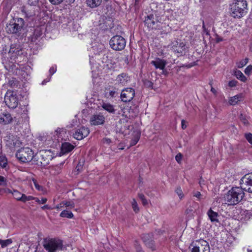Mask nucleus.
<instances>
[{
  "mask_svg": "<svg viewBox=\"0 0 252 252\" xmlns=\"http://www.w3.org/2000/svg\"><path fill=\"white\" fill-rule=\"evenodd\" d=\"M247 2L246 0H234L230 5V13L234 18L240 19L247 12Z\"/></svg>",
  "mask_w": 252,
  "mask_h": 252,
  "instance_id": "obj_2",
  "label": "nucleus"
},
{
  "mask_svg": "<svg viewBox=\"0 0 252 252\" xmlns=\"http://www.w3.org/2000/svg\"><path fill=\"white\" fill-rule=\"evenodd\" d=\"M241 186L240 187H233L224 196V200L228 205H235L238 204L243 198L245 193Z\"/></svg>",
  "mask_w": 252,
  "mask_h": 252,
  "instance_id": "obj_1",
  "label": "nucleus"
},
{
  "mask_svg": "<svg viewBox=\"0 0 252 252\" xmlns=\"http://www.w3.org/2000/svg\"><path fill=\"white\" fill-rule=\"evenodd\" d=\"M64 205H63L62 204V202H61L59 204L57 205L55 207L53 208V209H60L63 207Z\"/></svg>",
  "mask_w": 252,
  "mask_h": 252,
  "instance_id": "obj_55",
  "label": "nucleus"
},
{
  "mask_svg": "<svg viewBox=\"0 0 252 252\" xmlns=\"http://www.w3.org/2000/svg\"><path fill=\"white\" fill-rule=\"evenodd\" d=\"M74 148V146L68 142H64L62 144L61 152L65 154L71 152Z\"/></svg>",
  "mask_w": 252,
  "mask_h": 252,
  "instance_id": "obj_19",
  "label": "nucleus"
},
{
  "mask_svg": "<svg viewBox=\"0 0 252 252\" xmlns=\"http://www.w3.org/2000/svg\"><path fill=\"white\" fill-rule=\"evenodd\" d=\"M151 63L155 66L156 69L163 70L167 64V62L164 60L157 58L155 60L151 61Z\"/></svg>",
  "mask_w": 252,
  "mask_h": 252,
  "instance_id": "obj_16",
  "label": "nucleus"
},
{
  "mask_svg": "<svg viewBox=\"0 0 252 252\" xmlns=\"http://www.w3.org/2000/svg\"><path fill=\"white\" fill-rule=\"evenodd\" d=\"M12 243V240L11 239H8L6 240H2L1 241V247L2 248H5L8 246L9 245L11 244Z\"/></svg>",
  "mask_w": 252,
  "mask_h": 252,
  "instance_id": "obj_32",
  "label": "nucleus"
},
{
  "mask_svg": "<svg viewBox=\"0 0 252 252\" xmlns=\"http://www.w3.org/2000/svg\"><path fill=\"white\" fill-rule=\"evenodd\" d=\"M144 22L145 25L150 30H160L162 28V18L156 13L146 16Z\"/></svg>",
  "mask_w": 252,
  "mask_h": 252,
  "instance_id": "obj_3",
  "label": "nucleus"
},
{
  "mask_svg": "<svg viewBox=\"0 0 252 252\" xmlns=\"http://www.w3.org/2000/svg\"><path fill=\"white\" fill-rule=\"evenodd\" d=\"M14 198L18 201H20L21 199L22 193L17 190H14L12 192Z\"/></svg>",
  "mask_w": 252,
  "mask_h": 252,
  "instance_id": "obj_31",
  "label": "nucleus"
},
{
  "mask_svg": "<svg viewBox=\"0 0 252 252\" xmlns=\"http://www.w3.org/2000/svg\"><path fill=\"white\" fill-rule=\"evenodd\" d=\"M16 158L22 162L31 161L33 158V152L32 150L26 147L19 149L16 154Z\"/></svg>",
  "mask_w": 252,
  "mask_h": 252,
  "instance_id": "obj_6",
  "label": "nucleus"
},
{
  "mask_svg": "<svg viewBox=\"0 0 252 252\" xmlns=\"http://www.w3.org/2000/svg\"><path fill=\"white\" fill-rule=\"evenodd\" d=\"M49 80H50V79H48V80H47V79H45L44 80H43V81H42V85H44V84H45L47 82H49Z\"/></svg>",
  "mask_w": 252,
  "mask_h": 252,
  "instance_id": "obj_60",
  "label": "nucleus"
},
{
  "mask_svg": "<svg viewBox=\"0 0 252 252\" xmlns=\"http://www.w3.org/2000/svg\"><path fill=\"white\" fill-rule=\"evenodd\" d=\"M240 184L245 191L252 193V173L244 176L240 181Z\"/></svg>",
  "mask_w": 252,
  "mask_h": 252,
  "instance_id": "obj_10",
  "label": "nucleus"
},
{
  "mask_svg": "<svg viewBox=\"0 0 252 252\" xmlns=\"http://www.w3.org/2000/svg\"><path fill=\"white\" fill-rule=\"evenodd\" d=\"M62 204L66 207L73 208L74 207V203L72 201H63Z\"/></svg>",
  "mask_w": 252,
  "mask_h": 252,
  "instance_id": "obj_37",
  "label": "nucleus"
},
{
  "mask_svg": "<svg viewBox=\"0 0 252 252\" xmlns=\"http://www.w3.org/2000/svg\"><path fill=\"white\" fill-rule=\"evenodd\" d=\"M192 195L193 197L197 198V200L200 201L202 198V194L199 191H193L192 192Z\"/></svg>",
  "mask_w": 252,
  "mask_h": 252,
  "instance_id": "obj_35",
  "label": "nucleus"
},
{
  "mask_svg": "<svg viewBox=\"0 0 252 252\" xmlns=\"http://www.w3.org/2000/svg\"><path fill=\"white\" fill-rule=\"evenodd\" d=\"M211 91L214 94H217V91L213 87H211Z\"/></svg>",
  "mask_w": 252,
  "mask_h": 252,
  "instance_id": "obj_59",
  "label": "nucleus"
},
{
  "mask_svg": "<svg viewBox=\"0 0 252 252\" xmlns=\"http://www.w3.org/2000/svg\"><path fill=\"white\" fill-rule=\"evenodd\" d=\"M250 50L252 52V43H251V46H250Z\"/></svg>",
  "mask_w": 252,
  "mask_h": 252,
  "instance_id": "obj_64",
  "label": "nucleus"
},
{
  "mask_svg": "<svg viewBox=\"0 0 252 252\" xmlns=\"http://www.w3.org/2000/svg\"><path fill=\"white\" fill-rule=\"evenodd\" d=\"M135 94V90L133 88H125L121 92V99L124 102H129L133 99Z\"/></svg>",
  "mask_w": 252,
  "mask_h": 252,
  "instance_id": "obj_11",
  "label": "nucleus"
},
{
  "mask_svg": "<svg viewBox=\"0 0 252 252\" xmlns=\"http://www.w3.org/2000/svg\"><path fill=\"white\" fill-rule=\"evenodd\" d=\"M186 121L184 120H182V127L183 129H185L187 127V126L185 125Z\"/></svg>",
  "mask_w": 252,
  "mask_h": 252,
  "instance_id": "obj_58",
  "label": "nucleus"
},
{
  "mask_svg": "<svg viewBox=\"0 0 252 252\" xmlns=\"http://www.w3.org/2000/svg\"><path fill=\"white\" fill-rule=\"evenodd\" d=\"M102 142L104 144H109L111 143V140L109 138H104L102 139Z\"/></svg>",
  "mask_w": 252,
  "mask_h": 252,
  "instance_id": "obj_50",
  "label": "nucleus"
},
{
  "mask_svg": "<svg viewBox=\"0 0 252 252\" xmlns=\"http://www.w3.org/2000/svg\"><path fill=\"white\" fill-rule=\"evenodd\" d=\"M192 210H190V209H188L186 210V212H187V213H189V212H192Z\"/></svg>",
  "mask_w": 252,
  "mask_h": 252,
  "instance_id": "obj_63",
  "label": "nucleus"
},
{
  "mask_svg": "<svg viewBox=\"0 0 252 252\" xmlns=\"http://www.w3.org/2000/svg\"><path fill=\"white\" fill-rule=\"evenodd\" d=\"M106 95L107 97L113 98L115 97L116 96L118 95V93L117 92L116 89H113L112 90H108L106 92Z\"/></svg>",
  "mask_w": 252,
  "mask_h": 252,
  "instance_id": "obj_28",
  "label": "nucleus"
},
{
  "mask_svg": "<svg viewBox=\"0 0 252 252\" xmlns=\"http://www.w3.org/2000/svg\"><path fill=\"white\" fill-rule=\"evenodd\" d=\"M35 198L36 197H33L32 196H31V195L27 196V201H31V200H35Z\"/></svg>",
  "mask_w": 252,
  "mask_h": 252,
  "instance_id": "obj_57",
  "label": "nucleus"
},
{
  "mask_svg": "<svg viewBox=\"0 0 252 252\" xmlns=\"http://www.w3.org/2000/svg\"><path fill=\"white\" fill-rule=\"evenodd\" d=\"M207 215L211 222H219L218 213L213 211L211 208L208 211Z\"/></svg>",
  "mask_w": 252,
  "mask_h": 252,
  "instance_id": "obj_20",
  "label": "nucleus"
},
{
  "mask_svg": "<svg viewBox=\"0 0 252 252\" xmlns=\"http://www.w3.org/2000/svg\"><path fill=\"white\" fill-rule=\"evenodd\" d=\"M4 101L6 105L10 108L17 107L19 104V100L15 93L8 91L4 96Z\"/></svg>",
  "mask_w": 252,
  "mask_h": 252,
  "instance_id": "obj_8",
  "label": "nucleus"
},
{
  "mask_svg": "<svg viewBox=\"0 0 252 252\" xmlns=\"http://www.w3.org/2000/svg\"><path fill=\"white\" fill-rule=\"evenodd\" d=\"M32 182L33 183V184L34 185V187L35 188V189L39 190V191H43V187L41 186H40L37 181L34 179H32Z\"/></svg>",
  "mask_w": 252,
  "mask_h": 252,
  "instance_id": "obj_38",
  "label": "nucleus"
},
{
  "mask_svg": "<svg viewBox=\"0 0 252 252\" xmlns=\"http://www.w3.org/2000/svg\"><path fill=\"white\" fill-rule=\"evenodd\" d=\"M64 0H49V1L53 5H59L62 3Z\"/></svg>",
  "mask_w": 252,
  "mask_h": 252,
  "instance_id": "obj_42",
  "label": "nucleus"
},
{
  "mask_svg": "<svg viewBox=\"0 0 252 252\" xmlns=\"http://www.w3.org/2000/svg\"><path fill=\"white\" fill-rule=\"evenodd\" d=\"M13 120L11 115L7 111H4L0 114V124L2 125L9 124Z\"/></svg>",
  "mask_w": 252,
  "mask_h": 252,
  "instance_id": "obj_15",
  "label": "nucleus"
},
{
  "mask_svg": "<svg viewBox=\"0 0 252 252\" xmlns=\"http://www.w3.org/2000/svg\"><path fill=\"white\" fill-rule=\"evenodd\" d=\"M7 165V161L6 157L3 155L0 156V165L3 168H5Z\"/></svg>",
  "mask_w": 252,
  "mask_h": 252,
  "instance_id": "obj_30",
  "label": "nucleus"
},
{
  "mask_svg": "<svg viewBox=\"0 0 252 252\" xmlns=\"http://www.w3.org/2000/svg\"><path fill=\"white\" fill-rule=\"evenodd\" d=\"M145 85L148 88H152L153 83L150 81H146L144 83Z\"/></svg>",
  "mask_w": 252,
  "mask_h": 252,
  "instance_id": "obj_49",
  "label": "nucleus"
},
{
  "mask_svg": "<svg viewBox=\"0 0 252 252\" xmlns=\"http://www.w3.org/2000/svg\"><path fill=\"white\" fill-rule=\"evenodd\" d=\"M243 95L242 94H237L230 98L229 100V103L231 105H235L237 104L238 102L241 101Z\"/></svg>",
  "mask_w": 252,
  "mask_h": 252,
  "instance_id": "obj_23",
  "label": "nucleus"
},
{
  "mask_svg": "<svg viewBox=\"0 0 252 252\" xmlns=\"http://www.w3.org/2000/svg\"><path fill=\"white\" fill-rule=\"evenodd\" d=\"M42 31L40 27H37L33 32L32 36L31 37V41L36 42V41L42 35Z\"/></svg>",
  "mask_w": 252,
  "mask_h": 252,
  "instance_id": "obj_21",
  "label": "nucleus"
},
{
  "mask_svg": "<svg viewBox=\"0 0 252 252\" xmlns=\"http://www.w3.org/2000/svg\"><path fill=\"white\" fill-rule=\"evenodd\" d=\"M6 192H7L8 193H12V192H13V191L11 189H6Z\"/></svg>",
  "mask_w": 252,
  "mask_h": 252,
  "instance_id": "obj_62",
  "label": "nucleus"
},
{
  "mask_svg": "<svg viewBox=\"0 0 252 252\" xmlns=\"http://www.w3.org/2000/svg\"><path fill=\"white\" fill-rule=\"evenodd\" d=\"M238 82L235 80H231L228 83V86L230 87H236L237 85Z\"/></svg>",
  "mask_w": 252,
  "mask_h": 252,
  "instance_id": "obj_43",
  "label": "nucleus"
},
{
  "mask_svg": "<svg viewBox=\"0 0 252 252\" xmlns=\"http://www.w3.org/2000/svg\"><path fill=\"white\" fill-rule=\"evenodd\" d=\"M109 44L112 49L115 51H122L126 45V39L120 35L113 36L110 41Z\"/></svg>",
  "mask_w": 252,
  "mask_h": 252,
  "instance_id": "obj_7",
  "label": "nucleus"
},
{
  "mask_svg": "<svg viewBox=\"0 0 252 252\" xmlns=\"http://www.w3.org/2000/svg\"><path fill=\"white\" fill-rule=\"evenodd\" d=\"M138 196L141 199L143 205H146L148 204L147 200L145 198V196L142 193H138Z\"/></svg>",
  "mask_w": 252,
  "mask_h": 252,
  "instance_id": "obj_36",
  "label": "nucleus"
},
{
  "mask_svg": "<svg viewBox=\"0 0 252 252\" xmlns=\"http://www.w3.org/2000/svg\"><path fill=\"white\" fill-rule=\"evenodd\" d=\"M140 137V133L139 132H136L133 136L132 138L131 139L130 146H133L135 145L138 141L139 140Z\"/></svg>",
  "mask_w": 252,
  "mask_h": 252,
  "instance_id": "obj_27",
  "label": "nucleus"
},
{
  "mask_svg": "<svg viewBox=\"0 0 252 252\" xmlns=\"http://www.w3.org/2000/svg\"><path fill=\"white\" fill-rule=\"evenodd\" d=\"M234 75L240 81L245 82L247 80L246 77L243 74V73L239 70H235L234 71Z\"/></svg>",
  "mask_w": 252,
  "mask_h": 252,
  "instance_id": "obj_26",
  "label": "nucleus"
},
{
  "mask_svg": "<svg viewBox=\"0 0 252 252\" xmlns=\"http://www.w3.org/2000/svg\"><path fill=\"white\" fill-rule=\"evenodd\" d=\"M170 46L171 50L174 53L181 54H182L183 52L187 48L185 42L182 41L181 40L173 41Z\"/></svg>",
  "mask_w": 252,
  "mask_h": 252,
  "instance_id": "obj_12",
  "label": "nucleus"
},
{
  "mask_svg": "<svg viewBox=\"0 0 252 252\" xmlns=\"http://www.w3.org/2000/svg\"><path fill=\"white\" fill-rule=\"evenodd\" d=\"M182 157V156L180 153L177 155V156L175 157V158L178 162H179L181 160Z\"/></svg>",
  "mask_w": 252,
  "mask_h": 252,
  "instance_id": "obj_53",
  "label": "nucleus"
},
{
  "mask_svg": "<svg viewBox=\"0 0 252 252\" xmlns=\"http://www.w3.org/2000/svg\"><path fill=\"white\" fill-rule=\"evenodd\" d=\"M249 59L248 58H246L244 60H243L240 61L237 63V66L238 68H242L245 65H246L248 63Z\"/></svg>",
  "mask_w": 252,
  "mask_h": 252,
  "instance_id": "obj_33",
  "label": "nucleus"
},
{
  "mask_svg": "<svg viewBox=\"0 0 252 252\" xmlns=\"http://www.w3.org/2000/svg\"><path fill=\"white\" fill-rule=\"evenodd\" d=\"M102 0H87L86 2L88 6L91 8H95L99 6Z\"/></svg>",
  "mask_w": 252,
  "mask_h": 252,
  "instance_id": "obj_25",
  "label": "nucleus"
},
{
  "mask_svg": "<svg viewBox=\"0 0 252 252\" xmlns=\"http://www.w3.org/2000/svg\"><path fill=\"white\" fill-rule=\"evenodd\" d=\"M41 209L42 210H45V209H49V210H52L53 209V208L51 207L48 205H45L42 207H41Z\"/></svg>",
  "mask_w": 252,
  "mask_h": 252,
  "instance_id": "obj_56",
  "label": "nucleus"
},
{
  "mask_svg": "<svg viewBox=\"0 0 252 252\" xmlns=\"http://www.w3.org/2000/svg\"><path fill=\"white\" fill-rule=\"evenodd\" d=\"M202 28H203V32L205 33L206 35H209L210 34H209V30H208V29H207L206 28L204 22H203Z\"/></svg>",
  "mask_w": 252,
  "mask_h": 252,
  "instance_id": "obj_47",
  "label": "nucleus"
},
{
  "mask_svg": "<svg viewBox=\"0 0 252 252\" xmlns=\"http://www.w3.org/2000/svg\"><path fill=\"white\" fill-rule=\"evenodd\" d=\"M189 252H210V246L208 243L203 239L196 241L194 245H191Z\"/></svg>",
  "mask_w": 252,
  "mask_h": 252,
  "instance_id": "obj_9",
  "label": "nucleus"
},
{
  "mask_svg": "<svg viewBox=\"0 0 252 252\" xmlns=\"http://www.w3.org/2000/svg\"><path fill=\"white\" fill-rule=\"evenodd\" d=\"M60 216L62 218H67L69 219L72 218L73 217V214L72 213L66 210L63 211L61 213Z\"/></svg>",
  "mask_w": 252,
  "mask_h": 252,
  "instance_id": "obj_29",
  "label": "nucleus"
},
{
  "mask_svg": "<svg viewBox=\"0 0 252 252\" xmlns=\"http://www.w3.org/2000/svg\"><path fill=\"white\" fill-rule=\"evenodd\" d=\"M244 137L247 141L251 144L252 145V133L250 132L246 133L244 134Z\"/></svg>",
  "mask_w": 252,
  "mask_h": 252,
  "instance_id": "obj_34",
  "label": "nucleus"
},
{
  "mask_svg": "<svg viewBox=\"0 0 252 252\" xmlns=\"http://www.w3.org/2000/svg\"><path fill=\"white\" fill-rule=\"evenodd\" d=\"M3 140L5 142L6 146L9 148H13L19 144V140L17 137L11 133L7 132L3 137Z\"/></svg>",
  "mask_w": 252,
  "mask_h": 252,
  "instance_id": "obj_13",
  "label": "nucleus"
},
{
  "mask_svg": "<svg viewBox=\"0 0 252 252\" xmlns=\"http://www.w3.org/2000/svg\"><path fill=\"white\" fill-rule=\"evenodd\" d=\"M241 121L244 125L248 126L249 125V121L245 118H242Z\"/></svg>",
  "mask_w": 252,
  "mask_h": 252,
  "instance_id": "obj_52",
  "label": "nucleus"
},
{
  "mask_svg": "<svg viewBox=\"0 0 252 252\" xmlns=\"http://www.w3.org/2000/svg\"><path fill=\"white\" fill-rule=\"evenodd\" d=\"M223 40V39L222 37L219 36L218 35H216V41L217 43H219L220 42L222 41Z\"/></svg>",
  "mask_w": 252,
  "mask_h": 252,
  "instance_id": "obj_54",
  "label": "nucleus"
},
{
  "mask_svg": "<svg viewBox=\"0 0 252 252\" xmlns=\"http://www.w3.org/2000/svg\"><path fill=\"white\" fill-rule=\"evenodd\" d=\"M43 246L48 252H56L62 249L63 244L62 240L56 238H45Z\"/></svg>",
  "mask_w": 252,
  "mask_h": 252,
  "instance_id": "obj_4",
  "label": "nucleus"
},
{
  "mask_svg": "<svg viewBox=\"0 0 252 252\" xmlns=\"http://www.w3.org/2000/svg\"><path fill=\"white\" fill-rule=\"evenodd\" d=\"M245 73L246 74H250L252 72V65L248 66L245 69Z\"/></svg>",
  "mask_w": 252,
  "mask_h": 252,
  "instance_id": "obj_44",
  "label": "nucleus"
},
{
  "mask_svg": "<svg viewBox=\"0 0 252 252\" xmlns=\"http://www.w3.org/2000/svg\"><path fill=\"white\" fill-rule=\"evenodd\" d=\"M131 205H132V208L134 210V211L135 212V213H137L138 211H139V208L138 207V204L137 203V202L136 201V200L133 199L132 201V202H131Z\"/></svg>",
  "mask_w": 252,
  "mask_h": 252,
  "instance_id": "obj_39",
  "label": "nucleus"
},
{
  "mask_svg": "<svg viewBox=\"0 0 252 252\" xmlns=\"http://www.w3.org/2000/svg\"><path fill=\"white\" fill-rule=\"evenodd\" d=\"M27 196L25 194H22L21 197V199L20 200V201H22L23 202H27Z\"/></svg>",
  "mask_w": 252,
  "mask_h": 252,
  "instance_id": "obj_51",
  "label": "nucleus"
},
{
  "mask_svg": "<svg viewBox=\"0 0 252 252\" xmlns=\"http://www.w3.org/2000/svg\"><path fill=\"white\" fill-rule=\"evenodd\" d=\"M129 80L128 75L125 73H122L117 77L116 81L119 84L122 86L126 85Z\"/></svg>",
  "mask_w": 252,
  "mask_h": 252,
  "instance_id": "obj_17",
  "label": "nucleus"
},
{
  "mask_svg": "<svg viewBox=\"0 0 252 252\" xmlns=\"http://www.w3.org/2000/svg\"><path fill=\"white\" fill-rule=\"evenodd\" d=\"M57 70L56 66H52L49 69V73L51 76H52Z\"/></svg>",
  "mask_w": 252,
  "mask_h": 252,
  "instance_id": "obj_48",
  "label": "nucleus"
},
{
  "mask_svg": "<svg viewBox=\"0 0 252 252\" xmlns=\"http://www.w3.org/2000/svg\"><path fill=\"white\" fill-rule=\"evenodd\" d=\"M24 26V21L22 18L14 19L11 21L5 28L8 33L19 34Z\"/></svg>",
  "mask_w": 252,
  "mask_h": 252,
  "instance_id": "obj_5",
  "label": "nucleus"
},
{
  "mask_svg": "<svg viewBox=\"0 0 252 252\" xmlns=\"http://www.w3.org/2000/svg\"><path fill=\"white\" fill-rule=\"evenodd\" d=\"M89 133V128L82 126L76 129L73 134V136L75 139L80 140L87 137Z\"/></svg>",
  "mask_w": 252,
  "mask_h": 252,
  "instance_id": "obj_14",
  "label": "nucleus"
},
{
  "mask_svg": "<svg viewBox=\"0 0 252 252\" xmlns=\"http://www.w3.org/2000/svg\"><path fill=\"white\" fill-rule=\"evenodd\" d=\"M47 201V199L46 198H42L40 200L37 197L35 198V201L39 204H45L46 203Z\"/></svg>",
  "mask_w": 252,
  "mask_h": 252,
  "instance_id": "obj_41",
  "label": "nucleus"
},
{
  "mask_svg": "<svg viewBox=\"0 0 252 252\" xmlns=\"http://www.w3.org/2000/svg\"><path fill=\"white\" fill-rule=\"evenodd\" d=\"M38 1L39 0H28V2L30 5L35 6L38 3Z\"/></svg>",
  "mask_w": 252,
  "mask_h": 252,
  "instance_id": "obj_45",
  "label": "nucleus"
},
{
  "mask_svg": "<svg viewBox=\"0 0 252 252\" xmlns=\"http://www.w3.org/2000/svg\"><path fill=\"white\" fill-rule=\"evenodd\" d=\"M175 191L181 199L184 197V195L180 187L177 188Z\"/></svg>",
  "mask_w": 252,
  "mask_h": 252,
  "instance_id": "obj_40",
  "label": "nucleus"
},
{
  "mask_svg": "<svg viewBox=\"0 0 252 252\" xmlns=\"http://www.w3.org/2000/svg\"><path fill=\"white\" fill-rule=\"evenodd\" d=\"M6 184V179L2 176H0V186L5 185Z\"/></svg>",
  "mask_w": 252,
  "mask_h": 252,
  "instance_id": "obj_46",
  "label": "nucleus"
},
{
  "mask_svg": "<svg viewBox=\"0 0 252 252\" xmlns=\"http://www.w3.org/2000/svg\"><path fill=\"white\" fill-rule=\"evenodd\" d=\"M135 5H138L141 0H134Z\"/></svg>",
  "mask_w": 252,
  "mask_h": 252,
  "instance_id": "obj_61",
  "label": "nucleus"
},
{
  "mask_svg": "<svg viewBox=\"0 0 252 252\" xmlns=\"http://www.w3.org/2000/svg\"><path fill=\"white\" fill-rule=\"evenodd\" d=\"M149 235H145L143 237V240L146 246L152 250L155 249L154 241L152 239H149Z\"/></svg>",
  "mask_w": 252,
  "mask_h": 252,
  "instance_id": "obj_22",
  "label": "nucleus"
},
{
  "mask_svg": "<svg viewBox=\"0 0 252 252\" xmlns=\"http://www.w3.org/2000/svg\"><path fill=\"white\" fill-rule=\"evenodd\" d=\"M101 106L103 109L107 111L110 113L114 114L115 112V109L114 108V106L109 103L103 102V103L101 105Z\"/></svg>",
  "mask_w": 252,
  "mask_h": 252,
  "instance_id": "obj_24",
  "label": "nucleus"
},
{
  "mask_svg": "<svg viewBox=\"0 0 252 252\" xmlns=\"http://www.w3.org/2000/svg\"><path fill=\"white\" fill-rule=\"evenodd\" d=\"M104 122V117L101 115H93L90 120L91 124L93 125H101Z\"/></svg>",
  "mask_w": 252,
  "mask_h": 252,
  "instance_id": "obj_18",
  "label": "nucleus"
}]
</instances>
